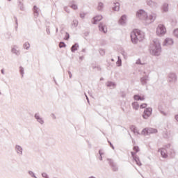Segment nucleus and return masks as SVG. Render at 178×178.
I'll return each mask as SVG.
<instances>
[{"mask_svg": "<svg viewBox=\"0 0 178 178\" xmlns=\"http://www.w3.org/2000/svg\"><path fill=\"white\" fill-rule=\"evenodd\" d=\"M168 81L170 83H175L177 81V76L175 73H170L168 74Z\"/></svg>", "mask_w": 178, "mask_h": 178, "instance_id": "9", "label": "nucleus"}, {"mask_svg": "<svg viewBox=\"0 0 178 178\" xmlns=\"http://www.w3.org/2000/svg\"><path fill=\"white\" fill-rule=\"evenodd\" d=\"M80 17L84 19V17H86V13H80Z\"/></svg>", "mask_w": 178, "mask_h": 178, "instance_id": "52", "label": "nucleus"}, {"mask_svg": "<svg viewBox=\"0 0 178 178\" xmlns=\"http://www.w3.org/2000/svg\"><path fill=\"white\" fill-rule=\"evenodd\" d=\"M175 37H176L177 38H178V29H175L173 32Z\"/></svg>", "mask_w": 178, "mask_h": 178, "instance_id": "44", "label": "nucleus"}, {"mask_svg": "<svg viewBox=\"0 0 178 178\" xmlns=\"http://www.w3.org/2000/svg\"><path fill=\"white\" fill-rule=\"evenodd\" d=\"M99 54L102 56H104V55H105V49H99Z\"/></svg>", "mask_w": 178, "mask_h": 178, "instance_id": "42", "label": "nucleus"}, {"mask_svg": "<svg viewBox=\"0 0 178 178\" xmlns=\"http://www.w3.org/2000/svg\"><path fill=\"white\" fill-rule=\"evenodd\" d=\"M118 61L116 62L118 66H122V59L120 58V56H118Z\"/></svg>", "mask_w": 178, "mask_h": 178, "instance_id": "38", "label": "nucleus"}, {"mask_svg": "<svg viewBox=\"0 0 178 178\" xmlns=\"http://www.w3.org/2000/svg\"><path fill=\"white\" fill-rule=\"evenodd\" d=\"M41 176L43 178H49V175H48L47 172H42Z\"/></svg>", "mask_w": 178, "mask_h": 178, "instance_id": "41", "label": "nucleus"}, {"mask_svg": "<svg viewBox=\"0 0 178 178\" xmlns=\"http://www.w3.org/2000/svg\"><path fill=\"white\" fill-rule=\"evenodd\" d=\"M71 8L72 9H74V10H77V9H78L77 5H76V4H72Z\"/></svg>", "mask_w": 178, "mask_h": 178, "instance_id": "43", "label": "nucleus"}, {"mask_svg": "<svg viewBox=\"0 0 178 178\" xmlns=\"http://www.w3.org/2000/svg\"><path fill=\"white\" fill-rule=\"evenodd\" d=\"M175 119L177 120V122H178V114L175 115Z\"/></svg>", "mask_w": 178, "mask_h": 178, "instance_id": "58", "label": "nucleus"}, {"mask_svg": "<svg viewBox=\"0 0 178 178\" xmlns=\"http://www.w3.org/2000/svg\"><path fill=\"white\" fill-rule=\"evenodd\" d=\"M108 143L111 148H112V149H115V146H113V144H112V143L110 140H108Z\"/></svg>", "mask_w": 178, "mask_h": 178, "instance_id": "48", "label": "nucleus"}, {"mask_svg": "<svg viewBox=\"0 0 178 178\" xmlns=\"http://www.w3.org/2000/svg\"><path fill=\"white\" fill-rule=\"evenodd\" d=\"M97 9L98 10H102V9H104V3L99 2Z\"/></svg>", "mask_w": 178, "mask_h": 178, "instance_id": "33", "label": "nucleus"}, {"mask_svg": "<svg viewBox=\"0 0 178 178\" xmlns=\"http://www.w3.org/2000/svg\"><path fill=\"white\" fill-rule=\"evenodd\" d=\"M134 99L135 101H144L145 98L144 97V96L141 97L140 95H134Z\"/></svg>", "mask_w": 178, "mask_h": 178, "instance_id": "19", "label": "nucleus"}, {"mask_svg": "<svg viewBox=\"0 0 178 178\" xmlns=\"http://www.w3.org/2000/svg\"><path fill=\"white\" fill-rule=\"evenodd\" d=\"M28 173H29V176H31V177L38 178L37 176H35V173H34V172H33L32 170L28 171Z\"/></svg>", "mask_w": 178, "mask_h": 178, "instance_id": "32", "label": "nucleus"}, {"mask_svg": "<svg viewBox=\"0 0 178 178\" xmlns=\"http://www.w3.org/2000/svg\"><path fill=\"white\" fill-rule=\"evenodd\" d=\"M107 87H113L114 88V87H116V83L113 81H108L107 83Z\"/></svg>", "mask_w": 178, "mask_h": 178, "instance_id": "31", "label": "nucleus"}, {"mask_svg": "<svg viewBox=\"0 0 178 178\" xmlns=\"http://www.w3.org/2000/svg\"><path fill=\"white\" fill-rule=\"evenodd\" d=\"M131 155L132 158L134 159V158H135L136 156H137V152H131Z\"/></svg>", "mask_w": 178, "mask_h": 178, "instance_id": "46", "label": "nucleus"}, {"mask_svg": "<svg viewBox=\"0 0 178 178\" xmlns=\"http://www.w3.org/2000/svg\"><path fill=\"white\" fill-rule=\"evenodd\" d=\"M53 79H54L55 84H56V86H58V82H56V79H55V77H54Z\"/></svg>", "mask_w": 178, "mask_h": 178, "instance_id": "59", "label": "nucleus"}, {"mask_svg": "<svg viewBox=\"0 0 178 178\" xmlns=\"http://www.w3.org/2000/svg\"><path fill=\"white\" fill-rule=\"evenodd\" d=\"M158 109H159V111L160 112V113L161 115H163V116H168V113L166 112L163 111V110H162V108L159 106Z\"/></svg>", "mask_w": 178, "mask_h": 178, "instance_id": "30", "label": "nucleus"}, {"mask_svg": "<svg viewBox=\"0 0 178 178\" xmlns=\"http://www.w3.org/2000/svg\"><path fill=\"white\" fill-rule=\"evenodd\" d=\"M158 133V129L154 128H144L142 130L141 134L144 136H148V134H155Z\"/></svg>", "mask_w": 178, "mask_h": 178, "instance_id": "4", "label": "nucleus"}, {"mask_svg": "<svg viewBox=\"0 0 178 178\" xmlns=\"http://www.w3.org/2000/svg\"><path fill=\"white\" fill-rule=\"evenodd\" d=\"M140 109H145V108H147V104L143 103L140 106Z\"/></svg>", "mask_w": 178, "mask_h": 178, "instance_id": "45", "label": "nucleus"}, {"mask_svg": "<svg viewBox=\"0 0 178 178\" xmlns=\"http://www.w3.org/2000/svg\"><path fill=\"white\" fill-rule=\"evenodd\" d=\"M53 118L56 119V116H55V114H52Z\"/></svg>", "mask_w": 178, "mask_h": 178, "instance_id": "63", "label": "nucleus"}, {"mask_svg": "<svg viewBox=\"0 0 178 178\" xmlns=\"http://www.w3.org/2000/svg\"><path fill=\"white\" fill-rule=\"evenodd\" d=\"M166 152H168V150H165V149L161 150V155L163 158H168V154H166Z\"/></svg>", "mask_w": 178, "mask_h": 178, "instance_id": "28", "label": "nucleus"}, {"mask_svg": "<svg viewBox=\"0 0 178 178\" xmlns=\"http://www.w3.org/2000/svg\"><path fill=\"white\" fill-rule=\"evenodd\" d=\"M19 73L22 75V77L24 76V68L22 66L19 67Z\"/></svg>", "mask_w": 178, "mask_h": 178, "instance_id": "35", "label": "nucleus"}, {"mask_svg": "<svg viewBox=\"0 0 178 178\" xmlns=\"http://www.w3.org/2000/svg\"><path fill=\"white\" fill-rule=\"evenodd\" d=\"M166 33V28L163 26V24H159L156 28V34L159 37L161 35H165Z\"/></svg>", "mask_w": 178, "mask_h": 178, "instance_id": "5", "label": "nucleus"}, {"mask_svg": "<svg viewBox=\"0 0 178 178\" xmlns=\"http://www.w3.org/2000/svg\"><path fill=\"white\" fill-rule=\"evenodd\" d=\"M99 156H102V155H104V152H102V149L99 150Z\"/></svg>", "mask_w": 178, "mask_h": 178, "instance_id": "54", "label": "nucleus"}, {"mask_svg": "<svg viewBox=\"0 0 178 178\" xmlns=\"http://www.w3.org/2000/svg\"><path fill=\"white\" fill-rule=\"evenodd\" d=\"M151 115H152V108L149 107V108H145L143 114V119H148V118H149Z\"/></svg>", "mask_w": 178, "mask_h": 178, "instance_id": "6", "label": "nucleus"}, {"mask_svg": "<svg viewBox=\"0 0 178 178\" xmlns=\"http://www.w3.org/2000/svg\"><path fill=\"white\" fill-rule=\"evenodd\" d=\"M103 19L102 15H96L93 17V21L92 22V24H97L98 22H101Z\"/></svg>", "mask_w": 178, "mask_h": 178, "instance_id": "13", "label": "nucleus"}, {"mask_svg": "<svg viewBox=\"0 0 178 178\" xmlns=\"http://www.w3.org/2000/svg\"><path fill=\"white\" fill-rule=\"evenodd\" d=\"M121 54L124 57V59H127V53L124 50H121Z\"/></svg>", "mask_w": 178, "mask_h": 178, "instance_id": "36", "label": "nucleus"}, {"mask_svg": "<svg viewBox=\"0 0 178 178\" xmlns=\"http://www.w3.org/2000/svg\"><path fill=\"white\" fill-rule=\"evenodd\" d=\"M170 147H171L170 143L167 144V145H165V149H168V151H169V149H170Z\"/></svg>", "mask_w": 178, "mask_h": 178, "instance_id": "50", "label": "nucleus"}, {"mask_svg": "<svg viewBox=\"0 0 178 178\" xmlns=\"http://www.w3.org/2000/svg\"><path fill=\"white\" fill-rule=\"evenodd\" d=\"M133 149L135 152H136V154L137 152H140V147L138 146H134Z\"/></svg>", "mask_w": 178, "mask_h": 178, "instance_id": "40", "label": "nucleus"}, {"mask_svg": "<svg viewBox=\"0 0 178 178\" xmlns=\"http://www.w3.org/2000/svg\"><path fill=\"white\" fill-rule=\"evenodd\" d=\"M107 161L108 162L109 165L112 168V170L113 172H118V165H116L115 161H113L112 159H107Z\"/></svg>", "mask_w": 178, "mask_h": 178, "instance_id": "7", "label": "nucleus"}, {"mask_svg": "<svg viewBox=\"0 0 178 178\" xmlns=\"http://www.w3.org/2000/svg\"><path fill=\"white\" fill-rule=\"evenodd\" d=\"M14 19L15 20V24L16 26H19V23L17 22V17H14Z\"/></svg>", "mask_w": 178, "mask_h": 178, "instance_id": "53", "label": "nucleus"}, {"mask_svg": "<svg viewBox=\"0 0 178 178\" xmlns=\"http://www.w3.org/2000/svg\"><path fill=\"white\" fill-rule=\"evenodd\" d=\"M99 161H102V156H99Z\"/></svg>", "mask_w": 178, "mask_h": 178, "instance_id": "62", "label": "nucleus"}, {"mask_svg": "<svg viewBox=\"0 0 178 178\" xmlns=\"http://www.w3.org/2000/svg\"><path fill=\"white\" fill-rule=\"evenodd\" d=\"M133 159H134V161H135V162H136V165H138V166H141V165H143L141 163V161H140V158L138 156H136V157H134Z\"/></svg>", "mask_w": 178, "mask_h": 178, "instance_id": "25", "label": "nucleus"}, {"mask_svg": "<svg viewBox=\"0 0 178 178\" xmlns=\"http://www.w3.org/2000/svg\"><path fill=\"white\" fill-rule=\"evenodd\" d=\"M136 16L140 20H147L148 19V14H147V13L143 9L139 10L136 13Z\"/></svg>", "mask_w": 178, "mask_h": 178, "instance_id": "3", "label": "nucleus"}, {"mask_svg": "<svg viewBox=\"0 0 178 178\" xmlns=\"http://www.w3.org/2000/svg\"><path fill=\"white\" fill-rule=\"evenodd\" d=\"M80 60H83L84 59V56H81L79 57Z\"/></svg>", "mask_w": 178, "mask_h": 178, "instance_id": "61", "label": "nucleus"}, {"mask_svg": "<svg viewBox=\"0 0 178 178\" xmlns=\"http://www.w3.org/2000/svg\"><path fill=\"white\" fill-rule=\"evenodd\" d=\"M140 81L142 86H145L146 87H148L147 86V83H148V81H149V76L145 75V76H142L140 79Z\"/></svg>", "mask_w": 178, "mask_h": 178, "instance_id": "8", "label": "nucleus"}, {"mask_svg": "<svg viewBox=\"0 0 178 178\" xmlns=\"http://www.w3.org/2000/svg\"><path fill=\"white\" fill-rule=\"evenodd\" d=\"M97 70L99 72H101V70H102L101 66L97 65Z\"/></svg>", "mask_w": 178, "mask_h": 178, "instance_id": "56", "label": "nucleus"}, {"mask_svg": "<svg viewBox=\"0 0 178 178\" xmlns=\"http://www.w3.org/2000/svg\"><path fill=\"white\" fill-rule=\"evenodd\" d=\"M149 53L152 56H159L162 52L161 42L158 39H154L149 46Z\"/></svg>", "mask_w": 178, "mask_h": 178, "instance_id": "1", "label": "nucleus"}, {"mask_svg": "<svg viewBox=\"0 0 178 178\" xmlns=\"http://www.w3.org/2000/svg\"><path fill=\"white\" fill-rule=\"evenodd\" d=\"M145 38V33L141 31L136 30L131 33V40L133 44H137Z\"/></svg>", "mask_w": 178, "mask_h": 178, "instance_id": "2", "label": "nucleus"}, {"mask_svg": "<svg viewBox=\"0 0 178 178\" xmlns=\"http://www.w3.org/2000/svg\"><path fill=\"white\" fill-rule=\"evenodd\" d=\"M18 49H19V47L15 44L11 49V52L13 54H15V55H16L17 56H19V55H20V50H17Z\"/></svg>", "mask_w": 178, "mask_h": 178, "instance_id": "12", "label": "nucleus"}, {"mask_svg": "<svg viewBox=\"0 0 178 178\" xmlns=\"http://www.w3.org/2000/svg\"><path fill=\"white\" fill-rule=\"evenodd\" d=\"M136 65H143V63H141V59L138 58L137 60Z\"/></svg>", "mask_w": 178, "mask_h": 178, "instance_id": "51", "label": "nucleus"}, {"mask_svg": "<svg viewBox=\"0 0 178 178\" xmlns=\"http://www.w3.org/2000/svg\"><path fill=\"white\" fill-rule=\"evenodd\" d=\"M5 37L6 40H10V38H12V33L10 32H7L5 33Z\"/></svg>", "mask_w": 178, "mask_h": 178, "instance_id": "34", "label": "nucleus"}, {"mask_svg": "<svg viewBox=\"0 0 178 178\" xmlns=\"http://www.w3.org/2000/svg\"><path fill=\"white\" fill-rule=\"evenodd\" d=\"M163 12H169V4L168 3H164L161 7Z\"/></svg>", "mask_w": 178, "mask_h": 178, "instance_id": "18", "label": "nucleus"}, {"mask_svg": "<svg viewBox=\"0 0 178 178\" xmlns=\"http://www.w3.org/2000/svg\"><path fill=\"white\" fill-rule=\"evenodd\" d=\"M85 95H86V98L88 101V103L90 104V99H88V96H87V95H86V94H85Z\"/></svg>", "mask_w": 178, "mask_h": 178, "instance_id": "57", "label": "nucleus"}, {"mask_svg": "<svg viewBox=\"0 0 178 178\" xmlns=\"http://www.w3.org/2000/svg\"><path fill=\"white\" fill-rule=\"evenodd\" d=\"M146 3L151 8H156V6H158V3L152 0H146Z\"/></svg>", "mask_w": 178, "mask_h": 178, "instance_id": "14", "label": "nucleus"}, {"mask_svg": "<svg viewBox=\"0 0 178 178\" xmlns=\"http://www.w3.org/2000/svg\"><path fill=\"white\" fill-rule=\"evenodd\" d=\"M35 119H36L37 122L41 124H44V120L40 116L39 113H35L34 115Z\"/></svg>", "mask_w": 178, "mask_h": 178, "instance_id": "16", "label": "nucleus"}, {"mask_svg": "<svg viewBox=\"0 0 178 178\" xmlns=\"http://www.w3.org/2000/svg\"><path fill=\"white\" fill-rule=\"evenodd\" d=\"M17 5L19 10H21L22 12L24 11V0H17Z\"/></svg>", "mask_w": 178, "mask_h": 178, "instance_id": "15", "label": "nucleus"}, {"mask_svg": "<svg viewBox=\"0 0 178 178\" xmlns=\"http://www.w3.org/2000/svg\"><path fill=\"white\" fill-rule=\"evenodd\" d=\"M70 37V35H69V33H66V35H65V36L64 38V40L67 41V40H69Z\"/></svg>", "mask_w": 178, "mask_h": 178, "instance_id": "47", "label": "nucleus"}, {"mask_svg": "<svg viewBox=\"0 0 178 178\" xmlns=\"http://www.w3.org/2000/svg\"><path fill=\"white\" fill-rule=\"evenodd\" d=\"M68 74H69L70 79H72V72L68 71Z\"/></svg>", "mask_w": 178, "mask_h": 178, "instance_id": "55", "label": "nucleus"}, {"mask_svg": "<svg viewBox=\"0 0 178 178\" xmlns=\"http://www.w3.org/2000/svg\"><path fill=\"white\" fill-rule=\"evenodd\" d=\"M59 48H66V44L64 42H60Z\"/></svg>", "mask_w": 178, "mask_h": 178, "instance_id": "39", "label": "nucleus"}, {"mask_svg": "<svg viewBox=\"0 0 178 178\" xmlns=\"http://www.w3.org/2000/svg\"><path fill=\"white\" fill-rule=\"evenodd\" d=\"M1 74H5V70L1 69Z\"/></svg>", "mask_w": 178, "mask_h": 178, "instance_id": "60", "label": "nucleus"}, {"mask_svg": "<svg viewBox=\"0 0 178 178\" xmlns=\"http://www.w3.org/2000/svg\"><path fill=\"white\" fill-rule=\"evenodd\" d=\"M99 31L104 33V34H106V30L105 31V25H104L102 22L99 24Z\"/></svg>", "mask_w": 178, "mask_h": 178, "instance_id": "20", "label": "nucleus"}, {"mask_svg": "<svg viewBox=\"0 0 178 178\" xmlns=\"http://www.w3.org/2000/svg\"><path fill=\"white\" fill-rule=\"evenodd\" d=\"M33 15L35 17H38V15L40 13H38V8H37V6H33Z\"/></svg>", "mask_w": 178, "mask_h": 178, "instance_id": "26", "label": "nucleus"}, {"mask_svg": "<svg viewBox=\"0 0 178 178\" xmlns=\"http://www.w3.org/2000/svg\"><path fill=\"white\" fill-rule=\"evenodd\" d=\"M15 152L19 156L23 155V147L19 145H16L15 147Z\"/></svg>", "mask_w": 178, "mask_h": 178, "instance_id": "11", "label": "nucleus"}, {"mask_svg": "<svg viewBox=\"0 0 178 178\" xmlns=\"http://www.w3.org/2000/svg\"><path fill=\"white\" fill-rule=\"evenodd\" d=\"M23 48L24 49H26V51H29V49H30V43L29 42H26L23 44Z\"/></svg>", "mask_w": 178, "mask_h": 178, "instance_id": "29", "label": "nucleus"}, {"mask_svg": "<svg viewBox=\"0 0 178 178\" xmlns=\"http://www.w3.org/2000/svg\"><path fill=\"white\" fill-rule=\"evenodd\" d=\"M82 52H86V49H83Z\"/></svg>", "mask_w": 178, "mask_h": 178, "instance_id": "64", "label": "nucleus"}, {"mask_svg": "<svg viewBox=\"0 0 178 178\" xmlns=\"http://www.w3.org/2000/svg\"><path fill=\"white\" fill-rule=\"evenodd\" d=\"M77 49H79V43H75L74 44H73L71 47V51L74 53L76 52V51H77Z\"/></svg>", "mask_w": 178, "mask_h": 178, "instance_id": "24", "label": "nucleus"}, {"mask_svg": "<svg viewBox=\"0 0 178 178\" xmlns=\"http://www.w3.org/2000/svg\"><path fill=\"white\" fill-rule=\"evenodd\" d=\"M132 106L135 111H138V108H140V105L138 104V102H134L132 103Z\"/></svg>", "mask_w": 178, "mask_h": 178, "instance_id": "27", "label": "nucleus"}, {"mask_svg": "<svg viewBox=\"0 0 178 178\" xmlns=\"http://www.w3.org/2000/svg\"><path fill=\"white\" fill-rule=\"evenodd\" d=\"M72 26H74V27H77V26H79V21H77V19H74L72 22Z\"/></svg>", "mask_w": 178, "mask_h": 178, "instance_id": "37", "label": "nucleus"}, {"mask_svg": "<svg viewBox=\"0 0 178 178\" xmlns=\"http://www.w3.org/2000/svg\"><path fill=\"white\" fill-rule=\"evenodd\" d=\"M174 42H175L173 41V39L170 38H167L163 42V47H168V45H173Z\"/></svg>", "mask_w": 178, "mask_h": 178, "instance_id": "10", "label": "nucleus"}, {"mask_svg": "<svg viewBox=\"0 0 178 178\" xmlns=\"http://www.w3.org/2000/svg\"><path fill=\"white\" fill-rule=\"evenodd\" d=\"M126 20H127V17L126 16V15H122L120 19H119L120 24H121V26H123V24H126Z\"/></svg>", "mask_w": 178, "mask_h": 178, "instance_id": "17", "label": "nucleus"}, {"mask_svg": "<svg viewBox=\"0 0 178 178\" xmlns=\"http://www.w3.org/2000/svg\"><path fill=\"white\" fill-rule=\"evenodd\" d=\"M130 129H131V131H133V133H134V134H137V135L140 134L138 130L137 129V127H136V126L131 125Z\"/></svg>", "mask_w": 178, "mask_h": 178, "instance_id": "22", "label": "nucleus"}, {"mask_svg": "<svg viewBox=\"0 0 178 178\" xmlns=\"http://www.w3.org/2000/svg\"><path fill=\"white\" fill-rule=\"evenodd\" d=\"M46 32H47V34H48L49 35V34H51V31L49 29V26H47Z\"/></svg>", "mask_w": 178, "mask_h": 178, "instance_id": "49", "label": "nucleus"}, {"mask_svg": "<svg viewBox=\"0 0 178 178\" xmlns=\"http://www.w3.org/2000/svg\"><path fill=\"white\" fill-rule=\"evenodd\" d=\"M113 10H115V12H119V10H120V3H119V2L114 3Z\"/></svg>", "mask_w": 178, "mask_h": 178, "instance_id": "21", "label": "nucleus"}, {"mask_svg": "<svg viewBox=\"0 0 178 178\" xmlns=\"http://www.w3.org/2000/svg\"><path fill=\"white\" fill-rule=\"evenodd\" d=\"M156 17L150 15H147V19H146V22H148V20H149V23H154V22L155 21Z\"/></svg>", "mask_w": 178, "mask_h": 178, "instance_id": "23", "label": "nucleus"}]
</instances>
